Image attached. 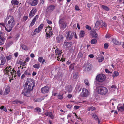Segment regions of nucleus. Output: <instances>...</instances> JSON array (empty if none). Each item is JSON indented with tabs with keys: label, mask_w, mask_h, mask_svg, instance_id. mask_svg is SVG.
<instances>
[{
	"label": "nucleus",
	"mask_w": 124,
	"mask_h": 124,
	"mask_svg": "<svg viewBox=\"0 0 124 124\" xmlns=\"http://www.w3.org/2000/svg\"><path fill=\"white\" fill-rule=\"evenodd\" d=\"M35 85V82L33 79L27 78L24 84V89L21 93L26 96L30 97L31 95L30 92L32 90Z\"/></svg>",
	"instance_id": "f257e3e1"
},
{
	"label": "nucleus",
	"mask_w": 124,
	"mask_h": 124,
	"mask_svg": "<svg viewBox=\"0 0 124 124\" xmlns=\"http://www.w3.org/2000/svg\"><path fill=\"white\" fill-rule=\"evenodd\" d=\"M8 22L6 24V27L5 28V30L8 32H10L12 30V28L14 27L15 22L14 17L11 16H7L5 20V22Z\"/></svg>",
	"instance_id": "f03ea898"
},
{
	"label": "nucleus",
	"mask_w": 124,
	"mask_h": 124,
	"mask_svg": "<svg viewBox=\"0 0 124 124\" xmlns=\"http://www.w3.org/2000/svg\"><path fill=\"white\" fill-rule=\"evenodd\" d=\"M96 89L98 93L102 95H105L108 92L107 88L103 86H98L97 87Z\"/></svg>",
	"instance_id": "7ed1b4c3"
},
{
	"label": "nucleus",
	"mask_w": 124,
	"mask_h": 124,
	"mask_svg": "<svg viewBox=\"0 0 124 124\" xmlns=\"http://www.w3.org/2000/svg\"><path fill=\"white\" fill-rule=\"evenodd\" d=\"M106 77L105 75L102 74H99L97 75L96 78V79L98 82L102 83L105 80Z\"/></svg>",
	"instance_id": "20e7f679"
},
{
	"label": "nucleus",
	"mask_w": 124,
	"mask_h": 124,
	"mask_svg": "<svg viewBox=\"0 0 124 124\" xmlns=\"http://www.w3.org/2000/svg\"><path fill=\"white\" fill-rule=\"evenodd\" d=\"M59 25L61 30H63L66 27L67 24L64 20L62 19H60L59 22Z\"/></svg>",
	"instance_id": "39448f33"
},
{
	"label": "nucleus",
	"mask_w": 124,
	"mask_h": 124,
	"mask_svg": "<svg viewBox=\"0 0 124 124\" xmlns=\"http://www.w3.org/2000/svg\"><path fill=\"white\" fill-rule=\"evenodd\" d=\"M45 31L47 37H49L52 34V28L49 26H48L45 29Z\"/></svg>",
	"instance_id": "423d86ee"
},
{
	"label": "nucleus",
	"mask_w": 124,
	"mask_h": 124,
	"mask_svg": "<svg viewBox=\"0 0 124 124\" xmlns=\"http://www.w3.org/2000/svg\"><path fill=\"white\" fill-rule=\"evenodd\" d=\"M89 94V92L87 89L85 88H83L81 94V95L82 97H87Z\"/></svg>",
	"instance_id": "0eeeda50"
},
{
	"label": "nucleus",
	"mask_w": 124,
	"mask_h": 124,
	"mask_svg": "<svg viewBox=\"0 0 124 124\" xmlns=\"http://www.w3.org/2000/svg\"><path fill=\"white\" fill-rule=\"evenodd\" d=\"M49 86L46 85L41 88V92L43 93H48L49 92Z\"/></svg>",
	"instance_id": "6e6552de"
},
{
	"label": "nucleus",
	"mask_w": 124,
	"mask_h": 124,
	"mask_svg": "<svg viewBox=\"0 0 124 124\" xmlns=\"http://www.w3.org/2000/svg\"><path fill=\"white\" fill-rule=\"evenodd\" d=\"M55 8V6L54 5H51L47 7L46 10V12H51L53 11Z\"/></svg>",
	"instance_id": "1a4fd4ad"
},
{
	"label": "nucleus",
	"mask_w": 124,
	"mask_h": 124,
	"mask_svg": "<svg viewBox=\"0 0 124 124\" xmlns=\"http://www.w3.org/2000/svg\"><path fill=\"white\" fill-rule=\"evenodd\" d=\"M72 42H65L63 45V46L64 48L68 49L72 45Z\"/></svg>",
	"instance_id": "9d476101"
},
{
	"label": "nucleus",
	"mask_w": 124,
	"mask_h": 124,
	"mask_svg": "<svg viewBox=\"0 0 124 124\" xmlns=\"http://www.w3.org/2000/svg\"><path fill=\"white\" fill-rule=\"evenodd\" d=\"M66 38L69 40L72 39L74 35V33L71 31H68L66 33Z\"/></svg>",
	"instance_id": "9b49d317"
},
{
	"label": "nucleus",
	"mask_w": 124,
	"mask_h": 124,
	"mask_svg": "<svg viewBox=\"0 0 124 124\" xmlns=\"http://www.w3.org/2000/svg\"><path fill=\"white\" fill-rule=\"evenodd\" d=\"M44 25L43 24H41L39 26L38 28H36L34 32L35 33H38L41 31L43 28Z\"/></svg>",
	"instance_id": "f8f14e48"
},
{
	"label": "nucleus",
	"mask_w": 124,
	"mask_h": 124,
	"mask_svg": "<svg viewBox=\"0 0 124 124\" xmlns=\"http://www.w3.org/2000/svg\"><path fill=\"white\" fill-rule=\"evenodd\" d=\"M101 23L99 21H97L96 22L94 27V30L96 31L99 29L100 28L99 25Z\"/></svg>",
	"instance_id": "ddd939ff"
},
{
	"label": "nucleus",
	"mask_w": 124,
	"mask_h": 124,
	"mask_svg": "<svg viewBox=\"0 0 124 124\" xmlns=\"http://www.w3.org/2000/svg\"><path fill=\"white\" fill-rule=\"evenodd\" d=\"M38 17L39 16L38 15H36L34 17L30 24V26L31 27L34 24L35 21L38 19Z\"/></svg>",
	"instance_id": "4468645a"
},
{
	"label": "nucleus",
	"mask_w": 124,
	"mask_h": 124,
	"mask_svg": "<svg viewBox=\"0 0 124 124\" xmlns=\"http://www.w3.org/2000/svg\"><path fill=\"white\" fill-rule=\"evenodd\" d=\"M93 66L91 64L89 63L86 65L85 70L86 71H89L92 69Z\"/></svg>",
	"instance_id": "2eb2a0df"
},
{
	"label": "nucleus",
	"mask_w": 124,
	"mask_h": 124,
	"mask_svg": "<svg viewBox=\"0 0 124 124\" xmlns=\"http://www.w3.org/2000/svg\"><path fill=\"white\" fill-rule=\"evenodd\" d=\"M10 88L9 86H7L6 87L5 91L3 94L4 95H5L8 94L10 92Z\"/></svg>",
	"instance_id": "dca6fc26"
},
{
	"label": "nucleus",
	"mask_w": 124,
	"mask_h": 124,
	"mask_svg": "<svg viewBox=\"0 0 124 124\" xmlns=\"http://www.w3.org/2000/svg\"><path fill=\"white\" fill-rule=\"evenodd\" d=\"M36 12V9L35 8H33L30 12L29 14V16H33L35 15V14Z\"/></svg>",
	"instance_id": "f3484780"
},
{
	"label": "nucleus",
	"mask_w": 124,
	"mask_h": 124,
	"mask_svg": "<svg viewBox=\"0 0 124 124\" xmlns=\"http://www.w3.org/2000/svg\"><path fill=\"white\" fill-rule=\"evenodd\" d=\"M11 103L13 104H17L18 103L21 104L23 103V101H21L18 99H16L15 100L11 101Z\"/></svg>",
	"instance_id": "a211bd4d"
},
{
	"label": "nucleus",
	"mask_w": 124,
	"mask_h": 124,
	"mask_svg": "<svg viewBox=\"0 0 124 124\" xmlns=\"http://www.w3.org/2000/svg\"><path fill=\"white\" fill-rule=\"evenodd\" d=\"M63 39V37L62 35H59L58 37L56 38V40L57 42L59 43L62 41Z\"/></svg>",
	"instance_id": "6ab92c4d"
},
{
	"label": "nucleus",
	"mask_w": 124,
	"mask_h": 124,
	"mask_svg": "<svg viewBox=\"0 0 124 124\" xmlns=\"http://www.w3.org/2000/svg\"><path fill=\"white\" fill-rule=\"evenodd\" d=\"M97 57V59L98 60V62H102L104 60V57L102 55H99Z\"/></svg>",
	"instance_id": "aec40b11"
},
{
	"label": "nucleus",
	"mask_w": 124,
	"mask_h": 124,
	"mask_svg": "<svg viewBox=\"0 0 124 124\" xmlns=\"http://www.w3.org/2000/svg\"><path fill=\"white\" fill-rule=\"evenodd\" d=\"M92 117L94 119H95L96 120H98V123L99 124L100 123V121L98 117L96 115V114L95 113H93L92 114Z\"/></svg>",
	"instance_id": "412c9836"
},
{
	"label": "nucleus",
	"mask_w": 124,
	"mask_h": 124,
	"mask_svg": "<svg viewBox=\"0 0 124 124\" xmlns=\"http://www.w3.org/2000/svg\"><path fill=\"white\" fill-rule=\"evenodd\" d=\"M38 0H33L30 3V4L32 6L36 5L38 4Z\"/></svg>",
	"instance_id": "4be33fe9"
},
{
	"label": "nucleus",
	"mask_w": 124,
	"mask_h": 124,
	"mask_svg": "<svg viewBox=\"0 0 124 124\" xmlns=\"http://www.w3.org/2000/svg\"><path fill=\"white\" fill-rule=\"evenodd\" d=\"M45 115L46 116H48L52 118H54V116L51 112H47L45 113Z\"/></svg>",
	"instance_id": "5701e85b"
},
{
	"label": "nucleus",
	"mask_w": 124,
	"mask_h": 124,
	"mask_svg": "<svg viewBox=\"0 0 124 124\" xmlns=\"http://www.w3.org/2000/svg\"><path fill=\"white\" fill-rule=\"evenodd\" d=\"M117 108L118 111L122 112L124 110V105L120 107L118 106H117Z\"/></svg>",
	"instance_id": "b1692460"
},
{
	"label": "nucleus",
	"mask_w": 124,
	"mask_h": 124,
	"mask_svg": "<svg viewBox=\"0 0 124 124\" xmlns=\"http://www.w3.org/2000/svg\"><path fill=\"white\" fill-rule=\"evenodd\" d=\"M101 26L102 29H104V28H105L107 26V24L104 22L102 21H101Z\"/></svg>",
	"instance_id": "393cba45"
},
{
	"label": "nucleus",
	"mask_w": 124,
	"mask_h": 124,
	"mask_svg": "<svg viewBox=\"0 0 124 124\" xmlns=\"http://www.w3.org/2000/svg\"><path fill=\"white\" fill-rule=\"evenodd\" d=\"M11 2L12 5H18L19 1L17 0H12L11 1Z\"/></svg>",
	"instance_id": "a878e982"
},
{
	"label": "nucleus",
	"mask_w": 124,
	"mask_h": 124,
	"mask_svg": "<svg viewBox=\"0 0 124 124\" xmlns=\"http://www.w3.org/2000/svg\"><path fill=\"white\" fill-rule=\"evenodd\" d=\"M112 41L116 45H119L120 44V43L119 41H117L115 39H113Z\"/></svg>",
	"instance_id": "bb28decb"
},
{
	"label": "nucleus",
	"mask_w": 124,
	"mask_h": 124,
	"mask_svg": "<svg viewBox=\"0 0 124 124\" xmlns=\"http://www.w3.org/2000/svg\"><path fill=\"white\" fill-rule=\"evenodd\" d=\"M55 51L56 54H61L62 53L60 50H59L57 48L55 50Z\"/></svg>",
	"instance_id": "cd10ccee"
},
{
	"label": "nucleus",
	"mask_w": 124,
	"mask_h": 124,
	"mask_svg": "<svg viewBox=\"0 0 124 124\" xmlns=\"http://www.w3.org/2000/svg\"><path fill=\"white\" fill-rule=\"evenodd\" d=\"M101 7L104 10L106 11H108L110 9L108 7L105 5H102Z\"/></svg>",
	"instance_id": "c85d7f7f"
},
{
	"label": "nucleus",
	"mask_w": 124,
	"mask_h": 124,
	"mask_svg": "<svg viewBox=\"0 0 124 124\" xmlns=\"http://www.w3.org/2000/svg\"><path fill=\"white\" fill-rule=\"evenodd\" d=\"M85 32L84 31H81L79 34V36L80 37H83L84 36Z\"/></svg>",
	"instance_id": "c756f323"
},
{
	"label": "nucleus",
	"mask_w": 124,
	"mask_h": 124,
	"mask_svg": "<svg viewBox=\"0 0 124 124\" xmlns=\"http://www.w3.org/2000/svg\"><path fill=\"white\" fill-rule=\"evenodd\" d=\"M113 73L114 74L112 75V77L113 78L119 75V73L117 71H115Z\"/></svg>",
	"instance_id": "7c9ffc66"
},
{
	"label": "nucleus",
	"mask_w": 124,
	"mask_h": 124,
	"mask_svg": "<svg viewBox=\"0 0 124 124\" xmlns=\"http://www.w3.org/2000/svg\"><path fill=\"white\" fill-rule=\"evenodd\" d=\"M24 74L27 75H31L30 70L29 69H27L24 73Z\"/></svg>",
	"instance_id": "2f4dec72"
},
{
	"label": "nucleus",
	"mask_w": 124,
	"mask_h": 124,
	"mask_svg": "<svg viewBox=\"0 0 124 124\" xmlns=\"http://www.w3.org/2000/svg\"><path fill=\"white\" fill-rule=\"evenodd\" d=\"M40 67V64H35L33 66V67L34 68L37 69H39Z\"/></svg>",
	"instance_id": "473e14b6"
},
{
	"label": "nucleus",
	"mask_w": 124,
	"mask_h": 124,
	"mask_svg": "<svg viewBox=\"0 0 124 124\" xmlns=\"http://www.w3.org/2000/svg\"><path fill=\"white\" fill-rule=\"evenodd\" d=\"M95 109V108L94 107L92 106L88 107L87 110L88 111H89L91 110L92 111Z\"/></svg>",
	"instance_id": "72a5a7b5"
},
{
	"label": "nucleus",
	"mask_w": 124,
	"mask_h": 124,
	"mask_svg": "<svg viewBox=\"0 0 124 124\" xmlns=\"http://www.w3.org/2000/svg\"><path fill=\"white\" fill-rule=\"evenodd\" d=\"M92 35L93 37L95 38H96L98 36V35L97 33L95 31L92 32Z\"/></svg>",
	"instance_id": "f704fd0d"
},
{
	"label": "nucleus",
	"mask_w": 124,
	"mask_h": 124,
	"mask_svg": "<svg viewBox=\"0 0 124 124\" xmlns=\"http://www.w3.org/2000/svg\"><path fill=\"white\" fill-rule=\"evenodd\" d=\"M97 42L96 39H93L91 40V43L92 44H96Z\"/></svg>",
	"instance_id": "c9c22d12"
},
{
	"label": "nucleus",
	"mask_w": 124,
	"mask_h": 124,
	"mask_svg": "<svg viewBox=\"0 0 124 124\" xmlns=\"http://www.w3.org/2000/svg\"><path fill=\"white\" fill-rule=\"evenodd\" d=\"M74 68V66L73 64H71L69 66V68L70 71L72 70Z\"/></svg>",
	"instance_id": "e433bc0d"
},
{
	"label": "nucleus",
	"mask_w": 124,
	"mask_h": 124,
	"mask_svg": "<svg viewBox=\"0 0 124 124\" xmlns=\"http://www.w3.org/2000/svg\"><path fill=\"white\" fill-rule=\"evenodd\" d=\"M22 49L25 50H27L28 49V47L26 46L23 45L22 46Z\"/></svg>",
	"instance_id": "4c0bfd02"
},
{
	"label": "nucleus",
	"mask_w": 124,
	"mask_h": 124,
	"mask_svg": "<svg viewBox=\"0 0 124 124\" xmlns=\"http://www.w3.org/2000/svg\"><path fill=\"white\" fill-rule=\"evenodd\" d=\"M73 77L74 78L76 79L77 78V76L78 75V73L77 72L73 73Z\"/></svg>",
	"instance_id": "58836bf2"
},
{
	"label": "nucleus",
	"mask_w": 124,
	"mask_h": 124,
	"mask_svg": "<svg viewBox=\"0 0 124 124\" xmlns=\"http://www.w3.org/2000/svg\"><path fill=\"white\" fill-rule=\"evenodd\" d=\"M84 83L86 85L89 86L90 85L89 82L88 80L85 79L84 80Z\"/></svg>",
	"instance_id": "ea45409f"
},
{
	"label": "nucleus",
	"mask_w": 124,
	"mask_h": 124,
	"mask_svg": "<svg viewBox=\"0 0 124 124\" xmlns=\"http://www.w3.org/2000/svg\"><path fill=\"white\" fill-rule=\"evenodd\" d=\"M63 94H62L61 95H59L57 96L58 98L60 100H62L63 98Z\"/></svg>",
	"instance_id": "a19ab883"
},
{
	"label": "nucleus",
	"mask_w": 124,
	"mask_h": 124,
	"mask_svg": "<svg viewBox=\"0 0 124 124\" xmlns=\"http://www.w3.org/2000/svg\"><path fill=\"white\" fill-rule=\"evenodd\" d=\"M35 110H36L37 112H41V109L37 107L35 109Z\"/></svg>",
	"instance_id": "79ce46f5"
},
{
	"label": "nucleus",
	"mask_w": 124,
	"mask_h": 124,
	"mask_svg": "<svg viewBox=\"0 0 124 124\" xmlns=\"http://www.w3.org/2000/svg\"><path fill=\"white\" fill-rule=\"evenodd\" d=\"M26 62H21H21L19 61V62L18 63V64H20L21 65H22L23 66H24L26 64Z\"/></svg>",
	"instance_id": "37998d69"
},
{
	"label": "nucleus",
	"mask_w": 124,
	"mask_h": 124,
	"mask_svg": "<svg viewBox=\"0 0 124 124\" xmlns=\"http://www.w3.org/2000/svg\"><path fill=\"white\" fill-rule=\"evenodd\" d=\"M12 56L11 55H9L8 56L6 57V58L7 60H9L11 59L12 57Z\"/></svg>",
	"instance_id": "c03bdc74"
},
{
	"label": "nucleus",
	"mask_w": 124,
	"mask_h": 124,
	"mask_svg": "<svg viewBox=\"0 0 124 124\" xmlns=\"http://www.w3.org/2000/svg\"><path fill=\"white\" fill-rule=\"evenodd\" d=\"M11 66H9V67H7L5 69V70H7L9 71H10L11 70Z\"/></svg>",
	"instance_id": "a18cd8bd"
},
{
	"label": "nucleus",
	"mask_w": 124,
	"mask_h": 124,
	"mask_svg": "<svg viewBox=\"0 0 124 124\" xmlns=\"http://www.w3.org/2000/svg\"><path fill=\"white\" fill-rule=\"evenodd\" d=\"M43 57H40L38 58V60L39 62L41 63L42 62V61L43 60Z\"/></svg>",
	"instance_id": "49530a36"
},
{
	"label": "nucleus",
	"mask_w": 124,
	"mask_h": 124,
	"mask_svg": "<svg viewBox=\"0 0 124 124\" xmlns=\"http://www.w3.org/2000/svg\"><path fill=\"white\" fill-rule=\"evenodd\" d=\"M86 28L89 30H90L91 29V27L88 25L86 26Z\"/></svg>",
	"instance_id": "de8ad7c7"
},
{
	"label": "nucleus",
	"mask_w": 124,
	"mask_h": 124,
	"mask_svg": "<svg viewBox=\"0 0 124 124\" xmlns=\"http://www.w3.org/2000/svg\"><path fill=\"white\" fill-rule=\"evenodd\" d=\"M17 76H18L19 77L21 75V74L20 73V70H17Z\"/></svg>",
	"instance_id": "09e8293b"
},
{
	"label": "nucleus",
	"mask_w": 124,
	"mask_h": 124,
	"mask_svg": "<svg viewBox=\"0 0 124 124\" xmlns=\"http://www.w3.org/2000/svg\"><path fill=\"white\" fill-rule=\"evenodd\" d=\"M108 46V45L107 43H105L104 45V48H107Z\"/></svg>",
	"instance_id": "8fccbe9b"
},
{
	"label": "nucleus",
	"mask_w": 124,
	"mask_h": 124,
	"mask_svg": "<svg viewBox=\"0 0 124 124\" xmlns=\"http://www.w3.org/2000/svg\"><path fill=\"white\" fill-rule=\"evenodd\" d=\"M111 36V35L110 34H107L106 35L105 37L106 38H109Z\"/></svg>",
	"instance_id": "3c124183"
},
{
	"label": "nucleus",
	"mask_w": 124,
	"mask_h": 124,
	"mask_svg": "<svg viewBox=\"0 0 124 124\" xmlns=\"http://www.w3.org/2000/svg\"><path fill=\"white\" fill-rule=\"evenodd\" d=\"M105 71L106 72L108 73H111V72H110L109 70L107 69H106L105 70Z\"/></svg>",
	"instance_id": "603ef678"
},
{
	"label": "nucleus",
	"mask_w": 124,
	"mask_h": 124,
	"mask_svg": "<svg viewBox=\"0 0 124 124\" xmlns=\"http://www.w3.org/2000/svg\"><path fill=\"white\" fill-rule=\"evenodd\" d=\"M41 101L40 100V98H38L36 99H34V101H35V102H37V101Z\"/></svg>",
	"instance_id": "864d4df0"
},
{
	"label": "nucleus",
	"mask_w": 124,
	"mask_h": 124,
	"mask_svg": "<svg viewBox=\"0 0 124 124\" xmlns=\"http://www.w3.org/2000/svg\"><path fill=\"white\" fill-rule=\"evenodd\" d=\"M5 70L6 71L5 72V73L6 75H8L9 71L7 70H5Z\"/></svg>",
	"instance_id": "5fc2aeb1"
},
{
	"label": "nucleus",
	"mask_w": 124,
	"mask_h": 124,
	"mask_svg": "<svg viewBox=\"0 0 124 124\" xmlns=\"http://www.w3.org/2000/svg\"><path fill=\"white\" fill-rule=\"evenodd\" d=\"M5 41L3 40H0V45H3L4 43V42Z\"/></svg>",
	"instance_id": "6e6d98bb"
},
{
	"label": "nucleus",
	"mask_w": 124,
	"mask_h": 124,
	"mask_svg": "<svg viewBox=\"0 0 124 124\" xmlns=\"http://www.w3.org/2000/svg\"><path fill=\"white\" fill-rule=\"evenodd\" d=\"M75 9L76 10H79L80 9L79 7L77 6H76L75 7Z\"/></svg>",
	"instance_id": "4d7b16f0"
},
{
	"label": "nucleus",
	"mask_w": 124,
	"mask_h": 124,
	"mask_svg": "<svg viewBox=\"0 0 124 124\" xmlns=\"http://www.w3.org/2000/svg\"><path fill=\"white\" fill-rule=\"evenodd\" d=\"M79 108V106H74V108L76 109H78Z\"/></svg>",
	"instance_id": "13d9d810"
},
{
	"label": "nucleus",
	"mask_w": 124,
	"mask_h": 124,
	"mask_svg": "<svg viewBox=\"0 0 124 124\" xmlns=\"http://www.w3.org/2000/svg\"><path fill=\"white\" fill-rule=\"evenodd\" d=\"M28 18V16H25L23 18V20L25 21L27 20Z\"/></svg>",
	"instance_id": "bf43d9fd"
},
{
	"label": "nucleus",
	"mask_w": 124,
	"mask_h": 124,
	"mask_svg": "<svg viewBox=\"0 0 124 124\" xmlns=\"http://www.w3.org/2000/svg\"><path fill=\"white\" fill-rule=\"evenodd\" d=\"M0 39L1 40L5 41V38L3 37H1L0 36Z\"/></svg>",
	"instance_id": "052dcab7"
},
{
	"label": "nucleus",
	"mask_w": 124,
	"mask_h": 124,
	"mask_svg": "<svg viewBox=\"0 0 124 124\" xmlns=\"http://www.w3.org/2000/svg\"><path fill=\"white\" fill-rule=\"evenodd\" d=\"M67 107L68 108H70L71 107V106L70 104H68L67 105Z\"/></svg>",
	"instance_id": "680f3d73"
},
{
	"label": "nucleus",
	"mask_w": 124,
	"mask_h": 124,
	"mask_svg": "<svg viewBox=\"0 0 124 124\" xmlns=\"http://www.w3.org/2000/svg\"><path fill=\"white\" fill-rule=\"evenodd\" d=\"M47 22L49 24H51L52 23L51 21L48 20H47Z\"/></svg>",
	"instance_id": "e2e57ef3"
},
{
	"label": "nucleus",
	"mask_w": 124,
	"mask_h": 124,
	"mask_svg": "<svg viewBox=\"0 0 124 124\" xmlns=\"http://www.w3.org/2000/svg\"><path fill=\"white\" fill-rule=\"evenodd\" d=\"M25 74H24H24H23L21 76V79H23L25 77Z\"/></svg>",
	"instance_id": "0e129e2a"
},
{
	"label": "nucleus",
	"mask_w": 124,
	"mask_h": 124,
	"mask_svg": "<svg viewBox=\"0 0 124 124\" xmlns=\"http://www.w3.org/2000/svg\"><path fill=\"white\" fill-rule=\"evenodd\" d=\"M116 86L115 85H113L111 87L112 88H114V89H116Z\"/></svg>",
	"instance_id": "69168bd1"
},
{
	"label": "nucleus",
	"mask_w": 124,
	"mask_h": 124,
	"mask_svg": "<svg viewBox=\"0 0 124 124\" xmlns=\"http://www.w3.org/2000/svg\"><path fill=\"white\" fill-rule=\"evenodd\" d=\"M65 58H63L62 57L61 58V60H60V61H62V62H63V61H65Z\"/></svg>",
	"instance_id": "338daca9"
},
{
	"label": "nucleus",
	"mask_w": 124,
	"mask_h": 124,
	"mask_svg": "<svg viewBox=\"0 0 124 124\" xmlns=\"http://www.w3.org/2000/svg\"><path fill=\"white\" fill-rule=\"evenodd\" d=\"M72 95L71 94H69L68 95V97L69 98H70L72 97Z\"/></svg>",
	"instance_id": "774afa93"
}]
</instances>
